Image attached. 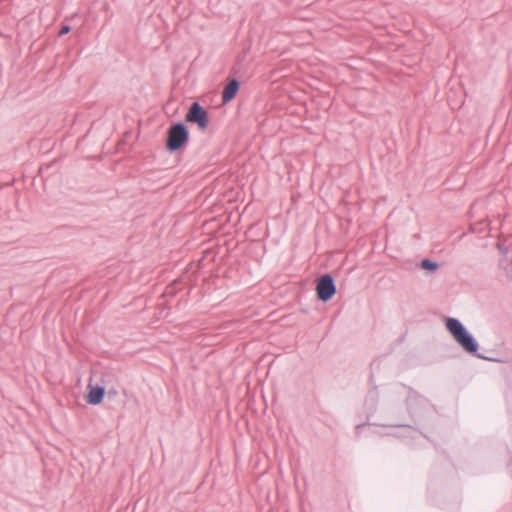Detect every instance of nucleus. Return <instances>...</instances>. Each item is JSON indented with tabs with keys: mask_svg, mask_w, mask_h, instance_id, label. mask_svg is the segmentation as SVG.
Segmentation results:
<instances>
[{
	"mask_svg": "<svg viewBox=\"0 0 512 512\" xmlns=\"http://www.w3.org/2000/svg\"><path fill=\"white\" fill-rule=\"evenodd\" d=\"M446 328L463 349L471 353L477 350L476 342L457 319L448 318L446 320Z\"/></svg>",
	"mask_w": 512,
	"mask_h": 512,
	"instance_id": "f257e3e1",
	"label": "nucleus"
},
{
	"mask_svg": "<svg viewBox=\"0 0 512 512\" xmlns=\"http://www.w3.org/2000/svg\"><path fill=\"white\" fill-rule=\"evenodd\" d=\"M188 141V132L183 124H175L168 131L167 148L171 151L180 149Z\"/></svg>",
	"mask_w": 512,
	"mask_h": 512,
	"instance_id": "f03ea898",
	"label": "nucleus"
},
{
	"mask_svg": "<svg viewBox=\"0 0 512 512\" xmlns=\"http://www.w3.org/2000/svg\"><path fill=\"white\" fill-rule=\"evenodd\" d=\"M186 121L195 123L199 129L205 130L209 123L208 113L198 102H194L186 115Z\"/></svg>",
	"mask_w": 512,
	"mask_h": 512,
	"instance_id": "7ed1b4c3",
	"label": "nucleus"
},
{
	"mask_svg": "<svg viewBox=\"0 0 512 512\" xmlns=\"http://www.w3.org/2000/svg\"><path fill=\"white\" fill-rule=\"evenodd\" d=\"M316 291L320 300H330L336 292L332 277L329 275L321 277L317 283Z\"/></svg>",
	"mask_w": 512,
	"mask_h": 512,
	"instance_id": "20e7f679",
	"label": "nucleus"
},
{
	"mask_svg": "<svg viewBox=\"0 0 512 512\" xmlns=\"http://www.w3.org/2000/svg\"><path fill=\"white\" fill-rule=\"evenodd\" d=\"M88 389L87 402L92 405L101 403L105 394L104 388L89 385Z\"/></svg>",
	"mask_w": 512,
	"mask_h": 512,
	"instance_id": "39448f33",
	"label": "nucleus"
},
{
	"mask_svg": "<svg viewBox=\"0 0 512 512\" xmlns=\"http://www.w3.org/2000/svg\"><path fill=\"white\" fill-rule=\"evenodd\" d=\"M239 90V83L236 79H232L223 89L222 101L223 103L230 102Z\"/></svg>",
	"mask_w": 512,
	"mask_h": 512,
	"instance_id": "423d86ee",
	"label": "nucleus"
},
{
	"mask_svg": "<svg viewBox=\"0 0 512 512\" xmlns=\"http://www.w3.org/2000/svg\"><path fill=\"white\" fill-rule=\"evenodd\" d=\"M421 266L427 270H435L438 267L437 263L429 261V260H423L421 263Z\"/></svg>",
	"mask_w": 512,
	"mask_h": 512,
	"instance_id": "0eeeda50",
	"label": "nucleus"
},
{
	"mask_svg": "<svg viewBox=\"0 0 512 512\" xmlns=\"http://www.w3.org/2000/svg\"><path fill=\"white\" fill-rule=\"evenodd\" d=\"M70 31V27L68 25L62 26V28L59 31V36H63L67 34Z\"/></svg>",
	"mask_w": 512,
	"mask_h": 512,
	"instance_id": "6e6552de",
	"label": "nucleus"
}]
</instances>
